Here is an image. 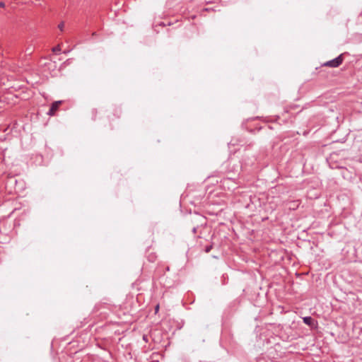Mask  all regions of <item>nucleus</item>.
<instances>
[{"instance_id": "obj_1", "label": "nucleus", "mask_w": 362, "mask_h": 362, "mask_svg": "<svg viewBox=\"0 0 362 362\" xmlns=\"http://www.w3.org/2000/svg\"><path fill=\"white\" fill-rule=\"evenodd\" d=\"M343 62L342 54H340L334 59L329 60L324 64V66L336 68L341 64Z\"/></svg>"}, {"instance_id": "obj_2", "label": "nucleus", "mask_w": 362, "mask_h": 362, "mask_svg": "<svg viewBox=\"0 0 362 362\" xmlns=\"http://www.w3.org/2000/svg\"><path fill=\"white\" fill-rule=\"evenodd\" d=\"M61 104V101H56L53 103L51 105V107L48 112V115L52 116L54 115L55 112L59 108V105Z\"/></svg>"}, {"instance_id": "obj_3", "label": "nucleus", "mask_w": 362, "mask_h": 362, "mask_svg": "<svg viewBox=\"0 0 362 362\" xmlns=\"http://www.w3.org/2000/svg\"><path fill=\"white\" fill-rule=\"evenodd\" d=\"M303 322L308 325L310 326L313 324V318L311 317H309V316L305 317H303Z\"/></svg>"}, {"instance_id": "obj_4", "label": "nucleus", "mask_w": 362, "mask_h": 362, "mask_svg": "<svg viewBox=\"0 0 362 362\" xmlns=\"http://www.w3.org/2000/svg\"><path fill=\"white\" fill-rule=\"evenodd\" d=\"M52 52L56 53V54H59L60 52H61V47L59 45H57L54 47L52 48Z\"/></svg>"}, {"instance_id": "obj_5", "label": "nucleus", "mask_w": 362, "mask_h": 362, "mask_svg": "<svg viewBox=\"0 0 362 362\" xmlns=\"http://www.w3.org/2000/svg\"><path fill=\"white\" fill-rule=\"evenodd\" d=\"M58 28L59 29L62 31L64 30V23L63 22L60 23L59 25H58Z\"/></svg>"}, {"instance_id": "obj_6", "label": "nucleus", "mask_w": 362, "mask_h": 362, "mask_svg": "<svg viewBox=\"0 0 362 362\" xmlns=\"http://www.w3.org/2000/svg\"><path fill=\"white\" fill-rule=\"evenodd\" d=\"M211 246L207 247L206 248V252H209L211 250Z\"/></svg>"}, {"instance_id": "obj_7", "label": "nucleus", "mask_w": 362, "mask_h": 362, "mask_svg": "<svg viewBox=\"0 0 362 362\" xmlns=\"http://www.w3.org/2000/svg\"><path fill=\"white\" fill-rule=\"evenodd\" d=\"M158 310H159V305H157L156 306V308H155V311H156V313H157V312L158 311Z\"/></svg>"}, {"instance_id": "obj_8", "label": "nucleus", "mask_w": 362, "mask_h": 362, "mask_svg": "<svg viewBox=\"0 0 362 362\" xmlns=\"http://www.w3.org/2000/svg\"><path fill=\"white\" fill-rule=\"evenodd\" d=\"M4 4L2 2V1H0V8L1 7H4Z\"/></svg>"}]
</instances>
